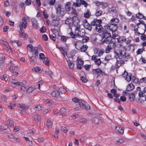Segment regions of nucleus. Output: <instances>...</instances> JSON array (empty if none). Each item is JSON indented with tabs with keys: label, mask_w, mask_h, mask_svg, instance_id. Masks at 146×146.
Masks as SVG:
<instances>
[{
	"label": "nucleus",
	"mask_w": 146,
	"mask_h": 146,
	"mask_svg": "<svg viewBox=\"0 0 146 146\" xmlns=\"http://www.w3.org/2000/svg\"><path fill=\"white\" fill-rule=\"evenodd\" d=\"M102 23V21L101 19H95L91 22V25L93 26H96L95 29L98 33H103L104 31L107 30L102 27L101 24Z\"/></svg>",
	"instance_id": "nucleus-2"
},
{
	"label": "nucleus",
	"mask_w": 146,
	"mask_h": 146,
	"mask_svg": "<svg viewBox=\"0 0 146 146\" xmlns=\"http://www.w3.org/2000/svg\"><path fill=\"white\" fill-rule=\"evenodd\" d=\"M88 48V46L86 45H83L81 46L79 50L81 52H85Z\"/></svg>",
	"instance_id": "nucleus-29"
},
{
	"label": "nucleus",
	"mask_w": 146,
	"mask_h": 146,
	"mask_svg": "<svg viewBox=\"0 0 146 146\" xmlns=\"http://www.w3.org/2000/svg\"><path fill=\"white\" fill-rule=\"evenodd\" d=\"M81 0H76V2H73V6L75 7H79L81 6Z\"/></svg>",
	"instance_id": "nucleus-19"
},
{
	"label": "nucleus",
	"mask_w": 146,
	"mask_h": 146,
	"mask_svg": "<svg viewBox=\"0 0 146 146\" xmlns=\"http://www.w3.org/2000/svg\"><path fill=\"white\" fill-rule=\"evenodd\" d=\"M119 22L118 19L116 18L112 19L110 21V23L107 26L108 29L112 31H116L117 28V25Z\"/></svg>",
	"instance_id": "nucleus-3"
},
{
	"label": "nucleus",
	"mask_w": 146,
	"mask_h": 146,
	"mask_svg": "<svg viewBox=\"0 0 146 146\" xmlns=\"http://www.w3.org/2000/svg\"><path fill=\"white\" fill-rule=\"evenodd\" d=\"M33 52H34V54L35 55V56H33V58L35 59L36 58L38 53L37 47H35L34 48Z\"/></svg>",
	"instance_id": "nucleus-26"
},
{
	"label": "nucleus",
	"mask_w": 146,
	"mask_h": 146,
	"mask_svg": "<svg viewBox=\"0 0 146 146\" xmlns=\"http://www.w3.org/2000/svg\"><path fill=\"white\" fill-rule=\"evenodd\" d=\"M20 36L22 37L25 38L26 37L27 35L24 33V31L23 29H20Z\"/></svg>",
	"instance_id": "nucleus-30"
},
{
	"label": "nucleus",
	"mask_w": 146,
	"mask_h": 146,
	"mask_svg": "<svg viewBox=\"0 0 146 146\" xmlns=\"http://www.w3.org/2000/svg\"><path fill=\"white\" fill-rule=\"evenodd\" d=\"M81 5H84V7H87L88 5V4L84 0H81Z\"/></svg>",
	"instance_id": "nucleus-50"
},
{
	"label": "nucleus",
	"mask_w": 146,
	"mask_h": 146,
	"mask_svg": "<svg viewBox=\"0 0 146 146\" xmlns=\"http://www.w3.org/2000/svg\"><path fill=\"white\" fill-rule=\"evenodd\" d=\"M123 58L125 61H127V60L130 59V56L129 54L128 53H126V52H124V54L123 55Z\"/></svg>",
	"instance_id": "nucleus-22"
},
{
	"label": "nucleus",
	"mask_w": 146,
	"mask_h": 146,
	"mask_svg": "<svg viewBox=\"0 0 146 146\" xmlns=\"http://www.w3.org/2000/svg\"><path fill=\"white\" fill-rule=\"evenodd\" d=\"M68 130V129L66 126H62L61 128V130L63 131L64 133H66L67 131Z\"/></svg>",
	"instance_id": "nucleus-43"
},
{
	"label": "nucleus",
	"mask_w": 146,
	"mask_h": 146,
	"mask_svg": "<svg viewBox=\"0 0 146 146\" xmlns=\"http://www.w3.org/2000/svg\"><path fill=\"white\" fill-rule=\"evenodd\" d=\"M34 118L36 122L40 121H41V118L40 116L37 113H35L34 116Z\"/></svg>",
	"instance_id": "nucleus-18"
},
{
	"label": "nucleus",
	"mask_w": 146,
	"mask_h": 146,
	"mask_svg": "<svg viewBox=\"0 0 146 146\" xmlns=\"http://www.w3.org/2000/svg\"><path fill=\"white\" fill-rule=\"evenodd\" d=\"M43 15L44 16V18L45 19H46L48 18V15L46 13V10L44 11L43 12Z\"/></svg>",
	"instance_id": "nucleus-60"
},
{
	"label": "nucleus",
	"mask_w": 146,
	"mask_h": 146,
	"mask_svg": "<svg viewBox=\"0 0 146 146\" xmlns=\"http://www.w3.org/2000/svg\"><path fill=\"white\" fill-rule=\"evenodd\" d=\"M46 125L47 126L50 128H51L52 127V124L51 121L49 120H47Z\"/></svg>",
	"instance_id": "nucleus-49"
},
{
	"label": "nucleus",
	"mask_w": 146,
	"mask_h": 146,
	"mask_svg": "<svg viewBox=\"0 0 146 146\" xmlns=\"http://www.w3.org/2000/svg\"><path fill=\"white\" fill-rule=\"evenodd\" d=\"M92 121L94 123L98 125L102 123V122L101 120L96 117H94L92 118Z\"/></svg>",
	"instance_id": "nucleus-13"
},
{
	"label": "nucleus",
	"mask_w": 146,
	"mask_h": 146,
	"mask_svg": "<svg viewBox=\"0 0 146 146\" xmlns=\"http://www.w3.org/2000/svg\"><path fill=\"white\" fill-rule=\"evenodd\" d=\"M73 25H74L75 26H77L78 25V24L79 23V20L78 18L77 17H73Z\"/></svg>",
	"instance_id": "nucleus-17"
},
{
	"label": "nucleus",
	"mask_w": 146,
	"mask_h": 146,
	"mask_svg": "<svg viewBox=\"0 0 146 146\" xmlns=\"http://www.w3.org/2000/svg\"><path fill=\"white\" fill-rule=\"evenodd\" d=\"M45 73L46 75L50 77L51 78H52L53 74L51 71L49 70H45Z\"/></svg>",
	"instance_id": "nucleus-27"
},
{
	"label": "nucleus",
	"mask_w": 146,
	"mask_h": 146,
	"mask_svg": "<svg viewBox=\"0 0 146 146\" xmlns=\"http://www.w3.org/2000/svg\"><path fill=\"white\" fill-rule=\"evenodd\" d=\"M125 51L124 50H119L118 52H117L116 50H114V52L116 54V56H117L119 59H122L123 58V55Z\"/></svg>",
	"instance_id": "nucleus-6"
},
{
	"label": "nucleus",
	"mask_w": 146,
	"mask_h": 146,
	"mask_svg": "<svg viewBox=\"0 0 146 146\" xmlns=\"http://www.w3.org/2000/svg\"><path fill=\"white\" fill-rule=\"evenodd\" d=\"M51 95L52 97L58 98L60 100L62 99L58 90H55L53 91L51 93Z\"/></svg>",
	"instance_id": "nucleus-9"
},
{
	"label": "nucleus",
	"mask_w": 146,
	"mask_h": 146,
	"mask_svg": "<svg viewBox=\"0 0 146 146\" xmlns=\"http://www.w3.org/2000/svg\"><path fill=\"white\" fill-rule=\"evenodd\" d=\"M43 62L47 65H49L50 62L47 57H46L43 60Z\"/></svg>",
	"instance_id": "nucleus-36"
},
{
	"label": "nucleus",
	"mask_w": 146,
	"mask_h": 146,
	"mask_svg": "<svg viewBox=\"0 0 146 146\" xmlns=\"http://www.w3.org/2000/svg\"><path fill=\"white\" fill-rule=\"evenodd\" d=\"M112 49L110 47L107 46L105 49V52L107 53H108Z\"/></svg>",
	"instance_id": "nucleus-51"
},
{
	"label": "nucleus",
	"mask_w": 146,
	"mask_h": 146,
	"mask_svg": "<svg viewBox=\"0 0 146 146\" xmlns=\"http://www.w3.org/2000/svg\"><path fill=\"white\" fill-rule=\"evenodd\" d=\"M59 24V21L56 20V19H53V20L51 23V25L55 27H57Z\"/></svg>",
	"instance_id": "nucleus-28"
},
{
	"label": "nucleus",
	"mask_w": 146,
	"mask_h": 146,
	"mask_svg": "<svg viewBox=\"0 0 146 146\" xmlns=\"http://www.w3.org/2000/svg\"><path fill=\"white\" fill-rule=\"evenodd\" d=\"M81 43H80L79 41H76L75 42L74 45L76 48L78 50H79L81 46Z\"/></svg>",
	"instance_id": "nucleus-23"
},
{
	"label": "nucleus",
	"mask_w": 146,
	"mask_h": 146,
	"mask_svg": "<svg viewBox=\"0 0 146 146\" xmlns=\"http://www.w3.org/2000/svg\"><path fill=\"white\" fill-rule=\"evenodd\" d=\"M56 12L57 14L61 17L63 16L65 13L64 11L62 10L61 6L60 5H58L56 8Z\"/></svg>",
	"instance_id": "nucleus-11"
},
{
	"label": "nucleus",
	"mask_w": 146,
	"mask_h": 146,
	"mask_svg": "<svg viewBox=\"0 0 146 146\" xmlns=\"http://www.w3.org/2000/svg\"><path fill=\"white\" fill-rule=\"evenodd\" d=\"M145 50L143 48L139 49L137 51L136 53L137 54H141Z\"/></svg>",
	"instance_id": "nucleus-47"
},
{
	"label": "nucleus",
	"mask_w": 146,
	"mask_h": 146,
	"mask_svg": "<svg viewBox=\"0 0 146 146\" xmlns=\"http://www.w3.org/2000/svg\"><path fill=\"white\" fill-rule=\"evenodd\" d=\"M58 90L59 93H60V95L63 94L66 91V90L65 89L62 87H60Z\"/></svg>",
	"instance_id": "nucleus-32"
},
{
	"label": "nucleus",
	"mask_w": 146,
	"mask_h": 146,
	"mask_svg": "<svg viewBox=\"0 0 146 146\" xmlns=\"http://www.w3.org/2000/svg\"><path fill=\"white\" fill-rule=\"evenodd\" d=\"M72 100L75 103H77L79 102V103L80 102L81 100H79L77 97H74L72 99Z\"/></svg>",
	"instance_id": "nucleus-48"
},
{
	"label": "nucleus",
	"mask_w": 146,
	"mask_h": 146,
	"mask_svg": "<svg viewBox=\"0 0 146 146\" xmlns=\"http://www.w3.org/2000/svg\"><path fill=\"white\" fill-rule=\"evenodd\" d=\"M43 40L44 41H47L48 40V38L47 36L45 34H44L42 36Z\"/></svg>",
	"instance_id": "nucleus-64"
},
{
	"label": "nucleus",
	"mask_w": 146,
	"mask_h": 146,
	"mask_svg": "<svg viewBox=\"0 0 146 146\" xmlns=\"http://www.w3.org/2000/svg\"><path fill=\"white\" fill-rule=\"evenodd\" d=\"M79 105L81 108L84 109L86 110H88L90 109V106L87 102L81 100L79 103Z\"/></svg>",
	"instance_id": "nucleus-7"
},
{
	"label": "nucleus",
	"mask_w": 146,
	"mask_h": 146,
	"mask_svg": "<svg viewBox=\"0 0 146 146\" xmlns=\"http://www.w3.org/2000/svg\"><path fill=\"white\" fill-rule=\"evenodd\" d=\"M115 128L120 133L122 134L123 132L124 129L123 128L119 127H116Z\"/></svg>",
	"instance_id": "nucleus-35"
},
{
	"label": "nucleus",
	"mask_w": 146,
	"mask_h": 146,
	"mask_svg": "<svg viewBox=\"0 0 146 146\" xmlns=\"http://www.w3.org/2000/svg\"><path fill=\"white\" fill-rule=\"evenodd\" d=\"M108 12L112 14L116 13L117 12L116 7L114 6H112L111 8L108 9Z\"/></svg>",
	"instance_id": "nucleus-20"
},
{
	"label": "nucleus",
	"mask_w": 146,
	"mask_h": 146,
	"mask_svg": "<svg viewBox=\"0 0 146 146\" xmlns=\"http://www.w3.org/2000/svg\"><path fill=\"white\" fill-rule=\"evenodd\" d=\"M71 3L70 2H67L65 5V9L66 11L68 12L70 11V5Z\"/></svg>",
	"instance_id": "nucleus-15"
},
{
	"label": "nucleus",
	"mask_w": 146,
	"mask_h": 146,
	"mask_svg": "<svg viewBox=\"0 0 146 146\" xmlns=\"http://www.w3.org/2000/svg\"><path fill=\"white\" fill-rule=\"evenodd\" d=\"M17 106L18 107L21 108L22 109V110H26L29 108L28 106L22 104H18Z\"/></svg>",
	"instance_id": "nucleus-16"
},
{
	"label": "nucleus",
	"mask_w": 146,
	"mask_h": 146,
	"mask_svg": "<svg viewBox=\"0 0 146 146\" xmlns=\"http://www.w3.org/2000/svg\"><path fill=\"white\" fill-rule=\"evenodd\" d=\"M102 44L106 43L108 44V46H109L112 49L115 50L116 47L115 43L112 40L111 37V35L110 33H109L107 31H104L102 34Z\"/></svg>",
	"instance_id": "nucleus-1"
},
{
	"label": "nucleus",
	"mask_w": 146,
	"mask_h": 146,
	"mask_svg": "<svg viewBox=\"0 0 146 146\" xmlns=\"http://www.w3.org/2000/svg\"><path fill=\"white\" fill-rule=\"evenodd\" d=\"M92 72L93 74H96L98 75L97 78H98V76H100L101 74L102 75L103 74H105L104 72H103V71L100 68L93 69Z\"/></svg>",
	"instance_id": "nucleus-10"
},
{
	"label": "nucleus",
	"mask_w": 146,
	"mask_h": 146,
	"mask_svg": "<svg viewBox=\"0 0 146 146\" xmlns=\"http://www.w3.org/2000/svg\"><path fill=\"white\" fill-rule=\"evenodd\" d=\"M96 11L95 15L97 17L101 15L103 13V11H102L98 9H97Z\"/></svg>",
	"instance_id": "nucleus-33"
},
{
	"label": "nucleus",
	"mask_w": 146,
	"mask_h": 146,
	"mask_svg": "<svg viewBox=\"0 0 146 146\" xmlns=\"http://www.w3.org/2000/svg\"><path fill=\"white\" fill-rule=\"evenodd\" d=\"M73 22V17L68 18L66 20L65 23L68 25L69 29H71L72 28Z\"/></svg>",
	"instance_id": "nucleus-8"
},
{
	"label": "nucleus",
	"mask_w": 146,
	"mask_h": 146,
	"mask_svg": "<svg viewBox=\"0 0 146 146\" xmlns=\"http://www.w3.org/2000/svg\"><path fill=\"white\" fill-rule=\"evenodd\" d=\"M135 88L134 86L132 84H129L126 88V90L127 91H130L133 90Z\"/></svg>",
	"instance_id": "nucleus-21"
},
{
	"label": "nucleus",
	"mask_w": 146,
	"mask_h": 146,
	"mask_svg": "<svg viewBox=\"0 0 146 146\" xmlns=\"http://www.w3.org/2000/svg\"><path fill=\"white\" fill-rule=\"evenodd\" d=\"M61 40L62 41H63L64 42H66L68 38V37H66L64 36H61Z\"/></svg>",
	"instance_id": "nucleus-52"
},
{
	"label": "nucleus",
	"mask_w": 146,
	"mask_h": 146,
	"mask_svg": "<svg viewBox=\"0 0 146 146\" xmlns=\"http://www.w3.org/2000/svg\"><path fill=\"white\" fill-rule=\"evenodd\" d=\"M69 34L70 35V37L73 38H75L76 36H77L76 34H74L72 31H71Z\"/></svg>",
	"instance_id": "nucleus-55"
},
{
	"label": "nucleus",
	"mask_w": 146,
	"mask_h": 146,
	"mask_svg": "<svg viewBox=\"0 0 146 146\" xmlns=\"http://www.w3.org/2000/svg\"><path fill=\"white\" fill-rule=\"evenodd\" d=\"M77 67L78 69L81 70L82 68V66L83 65L84 61L81 59L78 58L77 59Z\"/></svg>",
	"instance_id": "nucleus-12"
},
{
	"label": "nucleus",
	"mask_w": 146,
	"mask_h": 146,
	"mask_svg": "<svg viewBox=\"0 0 146 146\" xmlns=\"http://www.w3.org/2000/svg\"><path fill=\"white\" fill-rule=\"evenodd\" d=\"M132 76V75L131 74H129V75L128 74V76H127V77L125 78V79L127 81L129 82L130 81V80H132V77L131 76Z\"/></svg>",
	"instance_id": "nucleus-41"
},
{
	"label": "nucleus",
	"mask_w": 146,
	"mask_h": 146,
	"mask_svg": "<svg viewBox=\"0 0 146 146\" xmlns=\"http://www.w3.org/2000/svg\"><path fill=\"white\" fill-rule=\"evenodd\" d=\"M129 99L131 101H133L134 100L135 96L134 94L132 93L129 95Z\"/></svg>",
	"instance_id": "nucleus-39"
},
{
	"label": "nucleus",
	"mask_w": 146,
	"mask_h": 146,
	"mask_svg": "<svg viewBox=\"0 0 146 146\" xmlns=\"http://www.w3.org/2000/svg\"><path fill=\"white\" fill-rule=\"evenodd\" d=\"M31 21L34 28L36 29H38V25L37 21L36 19H32Z\"/></svg>",
	"instance_id": "nucleus-14"
},
{
	"label": "nucleus",
	"mask_w": 146,
	"mask_h": 146,
	"mask_svg": "<svg viewBox=\"0 0 146 146\" xmlns=\"http://www.w3.org/2000/svg\"><path fill=\"white\" fill-rule=\"evenodd\" d=\"M27 18L25 17H23L22 19L21 22H20L19 25L20 29H23V28H26L27 26Z\"/></svg>",
	"instance_id": "nucleus-5"
},
{
	"label": "nucleus",
	"mask_w": 146,
	"mask_h": 146,
	"mask_svg": "<svg viewBox=\"0 0 146 146\" xmlns=\"http://www.w3.org/2000/svg\"><path fill=\"white\" fill-rule=\"evenodd\" d=\"M5 59V56H3L2 57L0 58V66H2L3 64L4 61Z\"/></svg>",
	"instance_id": "nucleus-42"
},
{
	"label": "nucleus",
	"mask_w": 146,
	"mask_h": 146,
	"mask_svg": "<svg viewBox=\"0 0 146 146\" xmlns=\"http://www.w3.org/2000/svg\"><path fill=\"white\" fill-rule=\"evenodd\" d=\"M46 31V28L44 26L42 27L40 29V33H45Z\"/></svg>",
	"instance_id": "nucleus-46"
},
{
	"label": "nucleus",
	"mask_w": 146,
	"mask_h": 146,
	"mask_svg": "<svg viewBox=\"0 0 146 146\" xmlns=\"http://www.w3.org/2000/svg\"><path fill=\"white\" fill-rule=\"evenodd\" d=\"M91 15V13L89 9H88L86 12L84 13V16L86 18H88Z\"/></svg>",
	"instance_id": "nucleus-25"
},
{
	"label": "nucleus",
	"mask_w": 146,
	"mask_h": 146,
	"mask_svg": "<svg viewBox=\"0 0 146 146\" xmlns=\"http://www.w3.org/2000/svg\"><path fill=\"white\" fill-rule=\"evenodd\" d=\"M67 62L68 64V66L70 68L72 69L74 68V64H73L70 61H68Z\"/></svg>",
	"instance_id": "nucleus-38"
},
{
	"label": "nucleus",
	"mask_w": 146,
	"mask_h": 146,
	"mask_svg": "<svg viewBox=\"0 0 146 146\" xmlns=\"http://www.w3.org/2000/svg\"><path fill=\"white\" fill-rule=\"evenodd\" d=\"M80 79L82 81V82H83L86 83L88 81L87 79L83 76H81V77Z\"/></svg>",
	"instance_id": "nucleus-53"
},
{
	"label": "nucleus",
	"mask_w": 146,
	"mask_h": 146,
	"mask_svg": "<svg viewBox=\"0 0 146 146\" xmlns=\"http://www.w3.org/2000/svg\"><path fill=\"white\" fill-rule=\"evenodd\" d=\"M141 38L143 41L146 40V35L144 34V33L142 34V35L141 36Z\"/></svg>",
	"instance_id": "nucleus-61"
},
{
	"label": "nucleus",
	"mask_w": 146,
	"mask_h": 146,
	"mask_svg": "<svg viewBox=\"0 0 146 146\" xmlns=\"http://www.w3.org/2000/svg\"><path fill=\"white\" fill-rule=\"evenodd\" d=\"M80 122L83 124L86 123L87 121L86 118H83L80 119Z\"/></svg>",
	"instance_id": "nucleus-56"
},
{
	"label": "nucleus",
	"mask_w": 146,
	"mask_h": 146,
	"mask_svg": "<svg viewBox=\"0 0 146 146\" xmlns=\"http://www.w3.org/2000/svg\"><path fill=\"white\" fill-rule=\"evenodd\" d=\"M84 28L88 30L89 31H91L92 29V25H91V24H90L89 23L87 24H84Z\"/></svg>",
	"instance_id": "nucleus-24"
},
{
	"label": "nucleus",
	"mask_w": 146,
	"mask_h": 146,
	"mask_svg": "<svg viewBox=\"0 0 146 146\" xmlns=\"http://www.w3.org/2000/svg\"><path fill=\"white\" fill-rule=\"evenodd\" d=\"M131 80H132L135 83H139V79L138 78H136L135 76H133L132 77Z\"/></svg>",
	"instance_id": "nucleus-54"
},
{
	"label": "nucleus",
	"mask_w": 146,
	"mask_h": 146,
	"mask_svg": "<svg viewBox=\"0 0 146 146\" xmlns=\"http://www.w3.org/2000/svg\"><path fill=\"white\" fill-rule=\"evenodd\" d=\"M139 21L140 22V24H142L144 25L145 28V29L144 30V31L145 32L146 31V25L144 21L143 20H139Z\"/></svg>",
	"instance_id": "nucleus-59"
},
{
	"label": "nucleus",
	"mask_w": 146,
	"mask_h": 146,
	"mask_svg": "<svg viewBox=\"0 0 146 146\" xmlns=\"http://www.w3.org/2000/svg\"><path fill=\"white\" fill-rule=\"evenodd\" d=\"M31 0H26L25 1V3L26 5H30L31 4Z\"/></svg>",
	"instance_id": "nucleus-63"
},
{
	"label": "nucleus",
	"mask_w": 146,
	"mask_h": 146,
	"mask_svg": "<svg viewBox=\"0 0 146 146\" xmlns=\"http://www.w3.org/2000/svg\"><path fill=\"white\" fill-rule=\"evenodd\" d=\"M72 11L71 12V13L73 15H74L73 17H76V16L77 15V12L76 10L73 7L72 8Z\"/></svg>",
	"instance_id": "nucleus-34"
},
{
	"label": "nucleus",
	"mask_w": 146,
	"mask_h": 146,
	"mask_svg": "<svg viewBox=\"0 0 146 146\" xmlns=\"http://www.w3.org/2000/svg\"><path fill=\"white\" fill-rule=\"evenodd\" d=\"M112 36H111V37L112 38H112L114 39L117 36V34L115 33V31H112Z\"/></svg>",
	"instance_id": "nucleus-58"
},
{
	"label": "nucleus",
	"mask_w": 146,
	"mask_h": 146,
	"mask_svg": "<svg viewBox=\"0 0 146 146\" xmlns=\"http://www.w3.org/2000/svg\"><path fill=\"white\" fill-rule=\"evenodd\" d=\"M35 89V88L31 86L27 89V93L31 92Z\"/></svg>",
	"instance_id": "nucleus-45"
},
{
	"label": "nucleus",
	"mask_w": 146,
	"mask_h": 146,
	"mask_svg": "<svg viewBox=\"0 0 146 146\" xmlns=\"http://www.w3.org/2000/svg\"><path fill=\"white\" fill-rule=\"evenodd\" d=\"M61 111H62V112L60 113V115L63 116L65 115V114L64 113V112L65 111V109L64 108H61L60 110Z\"/></svg>",
	"instance_id": "nucleus-62"
},
{
	"label": "nucleus",
	"mask_w": 146,
	"mask_h": 146,
	"mask_svg": "<svg viewBox=\"0 0 146 146\" xmlns=\"http://www.w3.org/2000/svg\"><path fill=\"white\" fill-rule=\"evenodd\" d=\"M11 83L15 85H22L23 83L21 82H18L15 79H12L11 81Z\"/></svg>",
	"instance_id": "nucleus-31"
},
{
	"label": "nucleus",
	"mask_w": 146,
	"mask_h": 146,
	"mask_svg": "<svg viewBox=\"0 0 146 146\" xmlns=\"http://www.w3.org/2000/svg\"><path fill=\"white\" fill-rule=\"evenodd\" d=\"M8 123L10 126L11 127L14 126V122L13 120H12L11 119H8L7 121Z\"/></svg>",
	"instance_id": "nucleus-40"
},
{
	"label": "nucleus",
	"mask_w": 146,
	"mask_h": 146,
	"mask_svg": "<svg viewBox=\"0 0 146 146\" xmlns=\"http://www.w3.org/2000/svg\"><path fill=\"white\" fill-rule=\"evenodd\" d=\"M117 144L119 145L123 143L124 142V140L122 139H119L118 141H117Z\"/></svg>",
	"instance_id": "nucleus-57"
},
{
	"label": "nucleus",
	"mask_w": 146,
	"mask_h": 146,
	"mask_svg": "<svg viewBox=\"0 0 146 146\" xmlns=\"http://www.w3.org/2000/svg\"><path fill=\"white\" fill-rule=\"evenodd\" d=\"M75 33L77 36L79 37L83 36L85 34V30L84 29H80V25L77 26L75 29Z\"/></svg>",
	"instance_id": "nucleus-4"
},
{
	"label": "nucleus",
	"mask_w": 146,
	"mask_h": 146,
	"mask_svg": "<svg viewBox=\"0 0 146 146\" xmlns=\"http://www.w3.org/2000/svg\"><path fill=\"white\" fill-rule=\"evenodd\" d=\"M81 37H82V41L83 42H88L89 40V38L88 36H85V35Z\"/></svg>",
	"instance_id": "nucleus-37"
},
{
	"label": "nucleus",
	"mask_w": 146,
	"mask_h": 146,
	"mask_svg": "<svg viewBox=\"0 0 146 146\" xmlns=\"http://www.w3.org/2000/svg\"><path fill=\"white\" fill-rule=\"evenodd\" d=\"M27 48H29L30 50H29V51L31 52H33V45L31 44H29L27 45Z\"/></svg>",
	"instance_id": "nucleus-44"
}]
</instances>
